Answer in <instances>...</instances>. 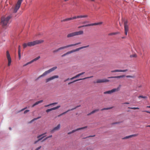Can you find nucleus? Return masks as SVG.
<instances>
[{"mask_svg": "<svg viewBox=\"0 0 150 150\" xmlns=\"http://www.w3.org/2000/svg\"><path fill=\"white\" fill-rule=\"evenodd\" d=\"M60 107V106H58L55 107H54L52 108H51L50 109H47L46 110V112H49L51 111L52 110H55L56 109H57L59 108Z\"/></svg>", "mask_w": 150, "mask_h": 150, "instance_id": "412c9836", "label": "nucleus"}, {"mask_svg": "<svg viewBox=\"0 0 150 150\" xmlns=\"http://www.w3.org/2000/svg\"><path fill=\"white\" fill-rule=\"evenodd\" d=\"M124 104H129V103H128V102H125V103H123Z\"/></svg>", "mask_w": 150, "mask_h": 150, "instance_id": "c03bdc74", "label": "nucleus"}, {"mask_svg": "<svg viewBox=\"0 0 150 150\" xmlns=\"http://www.w3.org/2000/svg\"><path fill=\"white\" fill-rule=\"evenodd\" d=\"M67 81H68V80H70V79L69 78H68L67 79Z\"/></svg>", "mask_w": 150, "mask_h": 150, "instance_id": "3c124183", "label": "nucleus"}, {"mask_svg": "<svg viewBox=\"0 0 150 150\" xmlns=\"http://www.w3.org/2000/svg\"><path fill=\"white\" fill-rule=\"evenodd\" d=\"M58 51H57V49H56L55 50H54L53 51V52L54 53H56V52H58Z\"/></svg>", "mask_w": 150, "mask_h": 150, "instance_id": "58836bf2", "label": "nucleus"}, {"mask_svg": "<svg viewBox=\"0 0 150 150\" xmlns=\"http://www.w3.org/2000/svg\"><path fill=\"white\" fill-rule=\"evenodd\" d=\"M85 72H82L81 73H80V74H79L77 75H76L75 76L72 77V78H71L70 79L71 80H72L74 79H75V78H76L77 77H79V76H81L83 74H85Z\"/></svg>", "mask_w": 150, "mask_h": 150, "instance_id": "aec40b11", "label": "nucleus"}, {"mask_svg": "<svg viewBox=\"0 0 150 150\" xmlns=\"http://www.w3.org/2000/svg\"><path fill=\"white\" fill-rule=\"evenodd\" d=\"M124 25L125 34L126 35H127V32L129 30V26L128 25V22L126 20L124 21Z\"/></svg>", "mask_w": 150, "mask_h": 150, "instance_id": "6e6552de", "label": "nucleus"}, {"mask_svg": "<svg viewBox=\"0 0 150 150\" xmlns=\"http://www.w3.org/2000/svg\"><path fill=\"white\" fill-rule=\"evenodd\" d=\"M86 127H83L78 128V129H75V130H73L71 132H68V134H71L72 133H73L75 132L76 131H77L79 130H80V129H82L85 128H86Z\"/></svg>", "mask_w": 150, "mask_h": 150, "instance_id": "393cba45", "label": "nucleus"}, {"mask_svg": "<svg viewBox=\"0 0 150 150\" xmlns=\"http://www.w3.org/2000/svg\"><path fill=\"white\" fill-rule=\"evenodd\" d=\"M23 0H19V7H20V5Z\"/></svg>", "mask_w": 150, "mask_h": 150, "instance_id": "ea45409f", "label": "nucleus"}, {"mask_svg": "<svg viewBox=\"0 0 150 150\" xmlns=\"http://www.w3.org/2000/svg\"><path fill=\"white\" fill-rule=\"evenodd\" d=\"M57 103H51V104H50L49 105H45V107H47L49 106H50V105H55V104H56Z\"/></svg>", "mask_w": 150, "mask_h": 150, "instance_id": "7c9ffc66", "label": "nucleus"}, {"mask_svg": "<svg viewBox=\"0 0 150 150\" xmlns=\"http://www.w3.org/2000/svg\"><path fill=\"white\" fill-rule=\"evenodd\" d=\"M25 109V108H24L23 109H21V110H19V112L22 111L23 110H24Z\"/></svg>", "mask_w": 150, "mask_h": 150, "instance_id": "a18cd8bd", "label": "nucleus"}, {"mask_svg": "<svg viewBox=\"0 0 150 150\" xmlns=\"http://www.w3.org/2000/svg\"><path fill=\"white\" fill-rule=\"evenodd\" d=\"M43 102V100H40L37 101L35 103H34L33 105L32 106V107H33L39 104L42 103Z\"/></svg>", "mask_w": 150, "mask_h": 150, "instance_id": "b1692460", "label": "nucleus"}, {"mask_svg": "<svg viewBox=\"0 0 150 150\" xmlns=\"http://www.w3.org/2000/svg\"><path fill=\"white\" fill-rule=\"evenodd\" d=\"M146 108H150V106H147L146 107Z\"/></svg>", "mask_w": 150, "mask_h": 150, "instance_id": "de8ad7c7", "label": "nucleus"}, {"mask_svg": "<svg viewBox=\"0 0 150 150\" xmlns=\"http://www.w3.org/2000/svg\"><path fill=\"white\" fill-rule=\"evenodd\" d=\"M11 16H9L6 17L3 16L1 18V24L3 27L7 25Z\"/></svg>", "mask_w": 150, "mask_h": 150, "instance_id": "f03ea898", "label": "nucleus"}, {"mask_svg": "<svg viewBox=\"0 0 150 150\" xmlns=\"http://www.w3.org/2000/svg\"><path fill=\"white\" fill-rule=\"evenodd\" d=\"M13 13H16L19 9V0L17 1L16 6L14 8H12Z\"/></svg>", "mask_w": 150, "mask_h": 150, "instance_id": "2eb2a0df", "label": "nucleus"}, {"mask_svg": "<svg viewBox=\"0 0 150 150\" xmlns=\"http://www.w3.org/2000/svg\"><path fill=\"white\" fill-rule=\"evenodd\" d=\"M67 81H68V80H70V79L69 78H68L67 79Z\"/></svg>", "mask_w": 150, "mask_h": 150, "instance_id": "8fccbe9b", "label": "nucleus"}, {"mask_svg": "<svg viewBox=\"0 0 150 150\" xmlns=\"http://www.w3.org/2000/svg\"><path fill=\"white\" fill-rule=\"evenodd\" d=\"M137 57V55L136 54H132L130 55V57Z\"/></svg>", "mask_w": 150, "mask_h": 150, "instance_id": "f704fd0d", "label": "nucleus"}, {"mask_svg": "<svg viewBox=\"0 0 150 150\" xmlns=\"http://www.w3.org/2000/svg\"><path fill=\"white\" fill-rule=\"evenodd\" d=\"M91 1H94V0H91Z\"/></svg>", "mask_w": 150, "mask_h": 150, "instance_id": "0e129e2a", "label": "nucleus"}, {"mask_svg": "<svg viewBox=\"0 0 150 150\" xmlns=\"http://www.w3.org/2000/svg\"><path fill=\"white\" fill-rule=\"evenodd\" d=\"M23 12V11H20V12H21V13H22Z\"/></svg>", "mask_w": 150, "mask_h": 150, "instance_id": "680f3d73", "label": "nucleus"}, {"mask_svg": "<svg viewBox=\"0 0 150 150\" xmlns=\"http://www.w3.org/2000/svg\"><path fill=\"white\" fill-rule=\"evenodd\" d=\"M112 107H110V108H103L101 109H100V111H102L103 110H110V109H111L112 108Z\"/></svg>", "mask_w": 150, "mask_h": 150, "instance_id": "c756f323", "label": "nucleus"}, {"mask_svg": "<svg viewBox=\"0 0 150 150\" xmlns=\"http://www.w3.org/2000/svg\"><path fill=\"white\" fill-rule=\"evenodd\" d=\"M59 78V76L58 75H54L53 76L49 78H47L45 80L46 83H47L50 81L54 79L58 78Z\"/></svg>", "mask_w": 150, "mask_h": 150, "instance_id": "9d476101", "label": "nucleus"}, {"mask_svg": "<svg viewBox=\"0 0 150 150\" xmlns=\"http://www.w3.org/2000/svg\"><path fill=\"white\" fill-rule=\"evenodd\" d=\"M74 32L76 36L82 35L83 33V30H80L78 31H76Z\"/></svg>", "mask_w": 150, "mask_h": 150, "instance_id": "4be33fe9", "label": "nucleus"}, {"mask_svg": "<svg viewBox=\"0 0 150 150\" xmlns=\"http://www.w3.org/2000/svg\"><path fill=\"white\" fill-rule=\"evenodd\" d=\"M68 0H64V1H68Z\"/></svg>", "mask_w": 150, "mask_h": 150, "instance_id": "13d9d810", "label": "nucleus"}, {"mask_svg": "<svg viewBox=\"0 0 150 150\" xmlns=\"http://www.w3.org/2000/svg\"><path fill=\"white\" fill-rule=\"evenodd\" d=\"M102 23H103V22H98V23H91V24H87V25H85L81 26L79 27V28H81L83 27H87V26H91L98 25H101Z\"/></svg>", "mask_w": 150, "mask_h": 150, "instance_id": "0eeeda50", "label": "nucleus"}, {"mask_svg": "<svg viewBox=\"0 0 150 150\" xmlns=\"http://www.w3.org/2000/svg\"><path fill=\"white\" fill-rule=\"evenodd\" d=\"M128 71L127 69L125 70H121V69H116L114 70H112L111 71V72H125Z\"/></svg>", "mask_w": 150, "mask_h": 150, "instance_id": "f3484780", "label": "nucleus"}, {"mask_svg": "<svg viewBox=\"0 0 150 150\" xmlns=\"http://www.w3.org/2000/svg\"><path fill=\"white\" fill-rule=\"evenodd\" d=\"M148 126V127H150V125H149V126Z\"/></svg>", "mask_w": 150, "mask_h": 150, "instance_id": "e2e57ef3", "label": "nucleus"}, {"mask_svg": "<svg viewBox=\"0 0 150 150\" xmlns=\"http://www.w3.org/2000/svg\"><path fill=\"white\" fill-rule=\"evenodd\" d=\"M128 108L131 109H134V110L138 109H139V108H138V107H133V108L128 107Z\"/></svg>", "mask_w": 150, "mask_h": 150, "instance_id": "c9c22d12", "label": "nucleus"}, {"mask_svg": "<svg viewBox=\"0 0 150 150\" xmlns=\"http://www.w3.org/2000/svg\"><path fill=\"white\" fill-rule=\"evenodd\" d=\"M120 89V87L119 86L117 87V88H115L112 89L111 90H109L104 92L103 93L104 94H111L115 92L118 91H119Z\"/></svg>", "mask_w": 150, "mask_h": 150, "instance_id": "423d86ee", "label": "nucleus"}, {"mask_svg": "<svg viewBox=\"0 0 150 150\" xmlns=\"http://www.w3.org/2000/svg\"><path fill=\"white\" fill-rule=\"evenodd\" d=\"M125 76V75H122L121 76H112L109 77H108V79H111V78H123Z\"/></svg>", "mask_w": 150, "mask_h": 150, "instance_id": "6ab92c4d", "label": "nucleus"}, {"mask_svg": "<svg viewBox=\"0 0 150 150\" xmlns=\"http://www.w3.org/2000/svg\"><path fill=\"white\" fill-rule=\"evenodd\" d=\"M67 81V79H66L65 80H64V82H66Z\"/></svg>", "mask_w": 150, "mask_h": 150, "instance_id": "49530a36", "label": "nucleus"}, {"mask_svg": "<svg viewBox=\"0 0 150 150\" xmlns=\"http://www.w3.org/2000/svg\"><path fill=\"white\" fill-rule=\"evenodd\" d=\"M46 132L44 134H42L38 136L37 137L38 138H39V139L38 140V141L35 142V144L37 142L41 140L44 137H45L46 136L45 135L46 134Z\"/></svg>", "mask_w": 150, "mask_h": 150, "instance_id": "4468645a", "label": "nucleus"}, {"mask_svg": "<svg viewBox=\"0 0 150 150\" xmlns=\"http://www.w3.org/2000/svg\"><path fill=\"white\" fill-rule=\"evenodd\" d=\"M52 137V135H50V136H48L46 137L44 139V140H46V139H47L48 138H50V137Z\"/></svg>", "mask_w": 150, "mask_h": 150, "instance_id": "4c0bfd02", "label": "nucleus"}, {"mask_svg": "<svg viewBox=\"0 0 150 150\" xmlns=\"http://www.w3.org/2000/svg\"><path fill=\"white\" fill-rule=\"evenodd\" d=\"M109 81V80L106 79H97L96 81V83H106L108 82Z\"/></svg>", "mask_w": 150, "mask_h": 150, "instance_id": "9b49d317", "label": "nucleus"}, {"mask_svg": "<svg viewBox=\"0 0 150 150\" xmlns=\"http://www.w3.org/2000/svg\"><path fill=\"white\" fill-rule=\"evenodd\" d=\"M71 20H72L71 18H65L64 19H63V20H62L61 21V22H65V21H69Z\"/></svg>", "mask_w": 150, "mask_h": 150, "instance_id": "cd10ccee", "label": "nucleus"}, {"mask_svg": "<svg viewBox=\"0 0 150 150\" xmlns=\"http://www.w3.org/2000/svg\"><path fill=\"white\" fill-rule=\"evenodd\" d=\"M93 137V136H89V137Z\"/></svg>", "mask_w": 150, "mask_h": 150, "instance_id": "052dcab7", "label": "nucleus"}, {"mask_svg": "<svg viewBox=\"0 0 150 150\" xmlns=\"http://www.w3.org/2000/svg\"><path fill=\"white\" fill-rule=\"evenodd\" d=\"M119 33V32L112 33H109L108 34V35H115Z\"/></svg>", "mask_w": 150, "mask_h": 150, "instance_id": "c85d7f7f", "label": "nucleus"}, {"mask_svg": "<svg viewBox=\"0 0 150 150\" xmlns=\"http://www.w3.org/2000/svg\"><path fill=\"white\" fill-rule=\"evenodd\" d=\"M44 40H36L33 42H28L27 43H24L23 45V48H26L27 46L31 47V46H34L37 44H38L43 43Z\"/></svg>", "mask_w": 150, "mask_h": 150, "instance_id": "f257e3e1", "label": "nucleus"}, {"mask_svg": "<svg viewBox=\"0 0 150 150\" xmlns=\"http://www.w3.org/2000/svg\"><path fill=\"white\" fill-rule=\"evenodd\" d=\"M64 113H62V114H61L60 115H58V116H60L62 115H63Z\"/></svg>", "mask_w": 150, "mask_h": 150, "instance_id": "603ef678", "label": "nucleus"}, {"mask_svg": "<svg viewBox=\"0 0 150 150\" xmlns=\"http://www.w3.org/2000/svg\"><path fill=\"white\" fill-rule=\"evenodd\" d=\"M88 23V21H85L83 23L85 24Z\"/></svg>", "mask_w": 150, "mask_h": 150, "instance_id": "79ce46f5", "label": "nucleus"}, {"mask_svg": "<svg viewBox=\"0 0 150 150\" xmlns=\"http://www.w3.org/2000/svg\"><path fill=\"white\" fill-rule=\"evenodd\" d=\"M89 47V45H86V46L81 47H79V48L76 49L75 50H72L71 51H68V52H66V53H65L64 54L62 55L61 56V57H64V56H66V55H67L68 54H70L71 53H73V52H76V51H79L80 50L82 49H83V48L88 47Z\"/></svg>", "mask_w": 150, "mask_h": 150, "instance_id": "7ed1b4c3", "label": "nucleus"}, {"mask_svg": "<svg viewBox=\"0 0 150 150\" xmlns=\"http://www.w3.org/2000/svg\"><path fill=\"white\" fill-rule=\"evenodd\" d=\"M6 57L8 61V66H9L11 64V59L10 55L8 51H7L6 52Z\"/></svg>", "mask_w": 150, "mask_h": 150, "instance_id": "1a4fd4ad", "label": "nucleus"}, {"mask_svg": "<svg viewBox=\"0 0 150 150\" xmlns=\"http://www.w3.org/2000/svg\"><path fill=\"white\" fill-rule=\"evenodd\" d=\"M75 33L74 32L69 33L67 35V38H70L75 36Z\"/></svg>", "mask_w": 150, "mask_h": 150, "instance_id": "5701e85b", "label": "nucleus"}, {"mask_svg": "<svg viewBox=\"0 0 150 150\" xmlns=\"http://www.w3.org/2000/svg\"><path fill=\"white\" fill-rule=\"evenodd\" d=\"M81 44V42H79L77 43H76L74 44H70L69 45H67L66 46L61 47H59V48L57 49V50L58 52H59V51H60L61 50H63V49L68 48L69 47L75 46L76 45H77Z\"/></svg>", "mask_w": 150, "mask_h": 150, "instance_id": "39448f33", "label": "nucleus"}, {"mask_svg": "<svg viewBox=\"0 0 150 150\" xmlns=\"http://www.w3.org/2000/svg\"><path fill=\"white\" fill-rule=\"evenodd\" d=\"M100 111L99 109H97L93 110L91 112H98Z\"/></svg>", "mask_w": 150, "mask_h": 150, "instance_id": "2f4dec72", "label": "nucleus"}, {"mask_svg": "<svg viewBox=\"0 0 150 150\" xmlns=\"http://www.w3.org/2000/svg\"><path fill=\"white\" fill-rule=\"evenodd\" d=\"M29 110H25L24 112V113H25V112H29Z\"/></svg>", "mask_w": 150, "mask_h": 150, "instance_id": "37998d69", "label": "nucleus"}, {"mask_svg": "<svg viewBox=\"0 0 150 150\" xmlns=\"http://www.w3.org/2000/svg\"><path fill=\"white\" fill-rule=\"evenodd\" d=\"M18 54H19V49H18Z\"/></svg>", "mask_w": 150, "mask_h": 150, "instance_id": "4d7b16f0", "label": "nucleus"}, {"mask_svg": "<svg viewBox=\"0 0 150 150\" xmlns=\"http://www.w3.org/2000/svg\"><path fill=\"white\" fill-rule=\"evenodd\" d=\"M117 123H114L113 124H117Z\"/></svg>", "mask_w": 150, "mask_h": 150, "instance_id": "69168bd1", "label": "nucleus"}, {"mask_svg": "<svg viewBox=\"0 0 150 150\" xmlns=\"http://www.w3.org/2000/svg\"><path fill=\"white\" fill-rule=\"evenodd\" d=\"M146 112L148 113V112H150V111H146Z\"/></svg>", "mask_w": 150, "mask_h": 150, "instance_id": "6e6d98bb", "label": "nucleus"}, {"mask_svg": "<svg viewBox=\"0 0 150 150\" xmlns=\"http://www.w3.org/2000/svg\"><path fill=\"white\" fill-rule=\"evenodd\" d=\"M122 39H124V38H125V37H122Z\"/></svg>", "mask_w": 150, "mask_h": 150, "instance_id": "09e8293b", "label": "nucleus"}, {"mask_svg": "<svg viewBox=\"0 0 150 150\" xmlns=\"http://www.w3.org/2000/svg\"><path fill=\"white\" fill-rule=\"evenodd\" d=\"M138 98H142L143 99H146L147 98V97L146 96H138Z\"/></svg>", "mask_w": 150, "mask_h": 150, "instance_id": "72a5a7b5", "label": "nucleus"}, {"mask_svg": "<svg viewBox=\"0 0 150 150\" xmlns=\"http://www.w3.org/2000/svg\"><path fill=\"white\" fill-rule=\"evenodd\" d=\"M40 117H38L37 118H35L34 119H33L31 121H30L29 123H30L31 122H33V121L35 120H36L39 118H40Z\"/></svg>", "mask_w": 150, "mask_h": 150, "instance_id": "473e14b6", "label": "nucleus"}, {"mask_svg": "<svg viewBox=\"0 0 150 150\" xmlns=\"http://www.w3.org/2000/svg\"><path fill=\"white\" fill-rule=\"evenodd\" d=\"M90 114H91V113H89V114L88 115H90Z\"/></svg>", "mask_w": 150, "mask_h": 150, "instance_id": "bf43d9fd", "label": "nucleus"}, {"mask_svg": "<svg viewBox=\"0 0 150 150\" xmlns=\"http://www.w3.org/2000/svg\"><path fill=\"white\" fill-rule=\"evenodd\" d=\"M137 136V134H133V135H130L128 136H126V137H125L124 138H123V139H128V138H129L131 137H134V136Z\"/></svg>", "mask_w": 150, "mask_h": 150, "instance_id": "bb28decb", "label": "nucleus"}, {"mask_svg": "<svg viewBox=\"0 0 150 150\" xmlns=\"http://www.w3.org/2000/svg\"><path fill=\"white\" fill-rule=\"evenodd\" d=\"M19 59L20 58V57H21V55H20V53H19Z\"/></svg>", "mask_w": 150, "mask_h": 150, "instance_id": "5fc2aeb1", "label": "nucleus"}, {"mask_svg": "<svg viewBox=\"0 0 150 150\" xmlns=\"http://www.w3.org/2000/svg\"><path fill=\"white\" fill-rule=\"evenodd\" d=\"M88 16L87 15H79L78 16H74L72 17H71V20H73L74 19H76V18H87Z\"/></svg>", "mask_w": 150, "mask_h": 150, "instance_id": "f8f14e48", "label": "nucleus"}, {"mask_svg": "<svg viewBox=\"0 0 150 150\" xmlns=\"http://www.w3.org/2000/svg\"><path fill=\"white\" fill-rule=\"evenodd\" d=\"M93 77V76H90V77H86V78H83V79H77V80H74V81H73L71 82H70L69 83H68V85H70L72 83H74V82H75L76 81H80V80H83V79H88V78H90L92 77Z\"/></svg>", "mask_w": 150, "mask_h": 150, "instance_id": "a211bd4d", "label": "nucleus"}, {"mask_svg": "<svg viewBox=\"0 0 150 150\" xmlns=\"http://www.w3.org/2000/svg\"><path fill=\"white\" fill-rule=\"evenodd\" d=\"M60 127V125L59 124L57 126L54 128L52 130H51V132L52 133L54 132L55 131L59 130Z\"/></svg>", "mask_w": 150, "mask_h": 150, "instance_id": "dca6fc26", "label": "nucleus"}, {"mask_svg": "<svg viewBox=\"0 0 150 150\" xmlns=\"http://www.w3.org/2000/svg\"><path fill=\"white\" fill-rule=\"evenodd\" d=\"M57 67H54L51 69H49L48 70L45 71L40 76L38 77L37 78V79H38L42 77L43 76H46L47 74L50 73L51 72L55 70L57 68Z\"/></svg>", "mask_w": 150, "mask_h": 150, "instance_id": "20e7f679", "label": "nucleus"}, {"mask_svg": "<svg viewBox=\"0 0 150 150\" xmlns=\"http://www.w3.org/2000/svg\"><path fill=\"white\" fill-rule=\"evenodd\" d=\"M126 77L127 78H134V76H132L130 75H127L126 76Z\"/></svg>", "mask_w": 150, "mask_h": 150, "instance_id": "e433bc0d", "label": "nucleus"}, {"mask_svg": "<svg viewBox=\"0 0 150 150\" xmlns=\"http://www.w3.org/2000/svg\"><path fill=\"white\" fill-rule=\"evenodd\" d=\"M80 106H81V105H77L76 106V107H74V108H71V109L70 110H67L66 112H68L70 110H72L75 109L76 108H78V107H79Z\"/></svg>", "mask_w": 150, "mask_h": 150, "instance_id": "a878e982", "label": "nucleus"}, {"mask_svg": "<svg viewBox=\"0 0 150 150\" xmlns=\"http://www.w3.org/2000/svg\"><path fill=\"white\" fill-rule=\"evenodd\" d=\"M41 148V146H40L38 147V148H36L35 149V150H38L39 149H40Z\"/></svg>", "mask_w": 150, "mask_h": 150, "instance_id": "a19ab883", "label": "nucleus"}, {"mask_svg": "<svg viewBox=\"0 0 150 150\" xmlns=\"http://www.w3.org/2000/svg\"><path fill=\"white\" fill-rule=\"evenodd\" d=\"M40 58V56H39L38 57H36V58H35L34 59H33V60H32L31 61H30V62H27V63H26V64H24V66H26V65H28L29 64H30L32 63L33 62L37 61V60L38 59Z\"/></svg>", "mask_w": 150, "mask_h": 150, "instance_id": "ddd939ff", "label": "nucleus"}, {"mask_svg": "<svg viewBox=\"0 0 150 150\" xmlns=\"http://www.w3.org/2000/svg\"><path fill=\"white\" fill-rule=\"evenodd\" d=\"M9 129L10 130H11V127H9Z\"/></svg>", "mask_w": 150, "mask_h": 150, "instance_id": "864d4df0", "label": "nucleus"}]
</instances>
